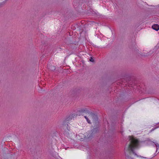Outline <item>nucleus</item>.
<instances>
[{
  "label": "nucleus",
  "mask_w": 159,
  "mask_h": 159,
  "mask_svg": "<svg viewBox=\"0 0 159 159\" xmlns=\"http://www.w3.org/2000/svg\"><path fill=\"white\" fill-rule=\"evenodd\" d=\"M90 61L91 62H93L94 61V60L92 57H91L90 59Z\"/></svg>",
  "instance_id": "5"
},
{
  "label": "nucleus",
  "mask_w": 159,
  "mask_h": 159,
  "mask_svg": "<svg viewBox=\"0 0 159 159\" xmlns=\"http://www.w3.org/2000/svg\"><path fill=\"white\" fill-rule=\"evenodd\" d=\"M157 147V151L158 150L159 152V145L158 144H156Z\"/></svg>",
  "instance_id": "4"
},
{
  "label": "nucleus",
  "mask_w": 159,
  "mask_h": 159,
  "mask_svg": "<svg viewBox=\"0 0 159 159\" xmlns=\"http://www.w3.org/2000/svg\"><path fill=\"white\" fill-rule=\"evenodd\" d=\"M52 69H53V70H55V67L54 66H52Z\"/></svg>",
  "instance_id": "6"
},
{
  "label": "nucleus",
  "mask_w": 159,
  "mask_h": 159,
  "mask_svg": "<svg viewBox=\"0 0 159 159\" xmlns=\"http://www.w3.org/2000/svg\"><path fill=\"white\" fill-rule=\"evenodd\" d=\"M79 113L78 114L79 115H82L84 116L85 118L86 119L87 122L89 123H90V122L89 118L93 119L94 121V119L95 120L97 119V117L96 115L90 112L86 108L81 109L79 111Z\"/></svg>",
  "instance_id": "1"
},
{
  "label": "nucleus",
  "mask_w": 159,
  "mask_h": 159,
  "mask_svg": "<svg viewBox=\"0 0 159 159\" xmlns=\"http://www.w3.org/2000/svg\"><path fill=\"white\" fill-rule=\"evenodd\" d=\"M76 116V115L75 116V115L72 114L66 118V119L63 122V127H66L67 130H69L70 128L68 127V124L67 123H69V121H70V120L72 119V118L75 117Z\"/></svg>",
  "instance_id": "2"
},
{
  "label": "nucleus",
  "mask_w": 159,
  "mask_h": 159,
  "mask_svg": "<svg viewBox=\"0 0 159 159\" xmlns=\"http://www.w3.org/2000/svg\"><path fill=\"white\" fill-rule=\"evenodd\" d=\"M152 28L156 31H158L159 30V25L157 24L154 25L152 26Z\"/></svg>",
  "instance_id": "3"
}]
</instances>
